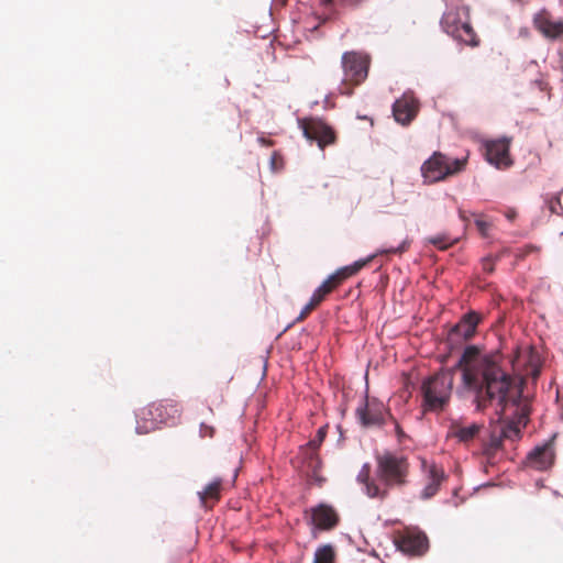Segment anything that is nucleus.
I'll return each instance as SVG.
<instances>
[{
    "label": "nucleus",
    "mask_w": 563,
    "mask_h": 563,
    "mask_svg": "<svg viewBox=\"0 0 563 563\" xmlns=\"http://www.w3.org/2000/svg\"><path fill=\"white\" fill-rule=\"evenodd\" d=\"M498 355L479 357V350L467 346L457 367L462 369V384L474 393L477 409L484 410L494 399L505 400L511 387L520 385V379L512 377L501 368Z\"/></svg>",
    "instance_id": "nucleus-1"
},
{
    "label": "nucleus",
    "mask_w": 563,
    "mask_h": 563,
    "mask_svg": "<svg viewBox=\"0 0 563 563\" xmlns=\"http://www.w3.org/2000/svg\"><path fill=\"white\" fill-rule=\"evenodd\" d=\"M522 384L523 379L520 378V385L511 387L509 395L506 399L498 401L500 407V416L503 419H510V421H504L495 426L492 430L489 441L485 449L487 454H493L499 450L505 439L517 440L520 438L521 427H525L529 417L528 405L522 399Z\"/></svg>",
    "instance_id": "nucleus-2"
},
{
    "label": "nucleus",
    "mask_w": 563,
    "mask_h": 563,
    "mask_svg": "<svg viewBox=\"0 0 563 563\" xmlns=\"http://www.w3.org/2000/svg\"><path fill=\"white\" fill-rule=\"evenodd\" d=\"M454 384L452 371H440L422 382V408L424 411H443L450 402Z\"/></svg>",
    "instance_id": "nucleus-3"
},
{
    "label": "nucleus",
    "mask_w": 563,
    "mask_h": 563,
    "mask_svg": "<svg viewBox=\"0 0 563 563\" xmlns=\"http://www.w3.org/2000/svg\"><path fill=\"white\" fill-rule=\"evenodd\" d=\"M410 241L404 240L397 247L383 249L375 255H371L365 260H360L351 265L340 267L331 274L312 294L314 301L321 303L331 292L338 289L346 279L356 275L378 254H402L409 249Z\"/></svg>",
    "instance_id": "nucleus-4"
},
{
    "label": "nucleus",
    "mask_w": 563,
    "mask_h": 563,
    "mask_svg": "<svg viewBox=\"0 0 563 563\" xmlns=\"http://www.w3.org/2000/svg\"><path fill=\"white\" fill-rule=\"evenodd\" d=\"M410 241L404 240L397 247L383 249L375 255H371L365 260H360L351 265L340 267L331 274L312 294L314 301L321 303L331 292L338 289L346 279L356 275L378 254H402L409 249Z\"/></svg>",
    "instance_id": "nucleus-5"
},
{
    "label": "nucleus",
    "mask_w": 563,
    "mask_h": 563,
    "mask_svg": "<svg viewBox=\"0 0 563 563\" xmlns=\"http://www.w3.org/2000/svg\"><path fill=\"white\" fill-rule=\"evenodd\" d=\"M410 241L404 240L397 247L383 249L375 255H371L365 260H360L351 265L340 267L331 274L312 294L314 301L321 303L331 292L338 289L346 279L356 275L378 254H402L409 249Z\"/></svg>",
    "instance_id": "nucleus-6"
},
{
    "label": "nucleus",
    "mask_w": 563,
    "mask_h": 563,
    "mask_svg": "<svg viewBox=\"0 0 563 563\" xmlns=\"http://www.w3.org/2000/svg\"><path fill=\"white\" fill-rule=\"evenodd\" d=\"M181 415V406L178 401L164 399L151 404L143 409L136 424L140 434L154 431L158 424H175Z\"/></svg>",
    "instance_id": "nucleus-7"
},
{
    "label": "nucleus",
    "mask_w": 563,
    "mask_h": 563,
    "mask_svg": "<svg viewBox=\"0 0 563 563\" xmlns=\"http://www.w3.org/2000/svg\"><path fill=\"white\" fill-rule=\"evenodd\" d=\"M343 69V80L339 91L344 96H352L356 86H360L368 76L371 56L367 53L358 51L345 52L341 58Z\"/></svg>",
    "instance_id": "nucleus-8"
},
{
    "label": "nucleus",
    "mask_w": 563,
    "mask_h": 563,
    "mask_svg": "<svg viewBox=\"0 0 563 563\" xmlns=\"http://www.w3.org/2000/svg\"><path fill=\"white\" fill-rule=\"evenodd\" d=\"M376 476L382 482V488L400 487L407 483L409 463L405 456L386 452L376 457Z\"/></svg>",
    "instance_id": "nucleus-9"
},
{
    "label": "nucleus",
    "mask_w": 563,
    "mask_h": 563,
    "mask_svg": "<svg viewBox=\"0 0 563 563\" xmlns=\"http://www.w3.org/2000/svg\"><path fill=\"white\" fill-rule=\"evenodd\" d=\"M467 157L451 158L441 152H434L421 166V174L426 183L442 181L457 175L465 169Z\"/></svg>",
    "instance_id": "nucleus-10"
},
{
    "label": "nucleus",
    "mask_w": 563,
    "mask_h": 563,
    "mask_svg": "<svg viewBox=\"0 0 563 563\" xmlns=\"http://www.w3.org/2000/svg\"><path fill=\"white\" fill-rule=\"evenodd\" d=\"M443 31L459 42L470 46H477L479 40L472 27L467 12L464 9H450L441 20Z\"/></svg>",
    "instance_id": "nucleus-11"
},
{
    "label": "nucleus",
    "mask_w": 563,
    "mask_h": 563,
    "mask_svg": "<svg viewBox=\"0 0 563 563\" xmlns=\"http://www.w3.org/2000/svg\"><path fill=\"white\" fill-rule=\"evenodd\" d=\"M299 125L303 135L310 141H316L321 150L327 145L334 144L336 140L334 130L320 119H302L299 121Z\"/></svg>",
    "instance_id": "nucleus-12"
},
{
    "label": "nucleus",
    "mask_w": 563,
    "mask_h": 563,
    "mask_svg": "<svg viewBox=\"0 0 563 563\" xmlns=\"http://www.w3.org/2000/svg\"><path fill=\"white\" fill-rule=\"evenodd\" d=\"M309 515V522L316 530L330 531L336 528L340 522V516L335 508L328 504H319L305 511Z\"/></svg>",
    "instance_id": "nucleus-13"
},
{
    "label": "nucleus",
    "mask_w": 563,
    "mask_h": 563,
    "mask_svg": "<svg viewBox=\"0 0 563 563\" xmlns=\"http://www.w3.org/2000/svg\"><path fill=\"white\" fill-rule=\"evenodd\" d=\"M397 545L408 555L420 556L427 552L429 541L427 536L419 530H406L397 540Z\"/></svg>",
    "instance_id": "nucleus-14"
},
{
    "label": "nucleus",
    "mask_w": 563,
    "mask_h": 563,
    "mask_svg": "<svg viewBox=\"0 0 563 563\" xmlns=\"http://www.w3.org/2000/svg\"><path fill=\"white\" fill-rule=\"evenodd\" d=\"M510 140L503 137L485 143L486 159L497 168H507L512 164L509 156Z\"/></svg>",
    "instance_id": "nucleus-15"
},
{
    "label": "nucleus",
    "mask_w": 563,
    "mask_h": 563,
    "mask_svg": "<svg viewBox=\"0 0 563 563\" xmlns=\"http://www.w3.org/2000/svg\"><path fill=\"white\" fill-rule=\"evenodd\" d=\"M421 467L426 474L427 484L421 490L420 497L427 500L437 495L441 484L446 479V474L443 467L435 463H429L426 460H422Z\"/></svg>",
    "instance_id": "nucleus-16"
},
{
    "label": "nucleus",
    "mask_w": 563,
    "mask_h": 563,
    "mask_svg": "<svg viewBox=\"0 0 563 563\" xmlns=\"http://www.w3.org/2000/svg\"><path fill=\"white\" fill-rule=\"evenodd\" d=\"M533 25L547 38L556 40L563 36V18L554 20L547 10H541L534 15Z\"/></svg>",
    "instance_id": "nucleus-17"
},
{
    "label": "nucleus",
    "mask_w": 563,
    "mask_h": 563,
    "mask_svg": "<svg viewBox=\"0 0 563 563\" xmlns=\"http://www.w3.org/2000/svg\"><path fill=\"white\" fill-rule=\"evenodd\" d=\"M387 415L384 406L376 401L365 400L356 409V417L363 427H378L385 423Z\"/></svg>",
    "instance_id": "nucleus-18"
},
{
    "label": "nucleus",
    "mask_w": 563,
    "mask_h": 563,
    "mask_svg": "<svg viewBox=\"0 0 563 563\" xmlns=\"http://www.w3.org/2000/svg\"><path fill=\"white\" fill-rule=\"evenodd\" d=\"M419 109L418 100L409 93H404L393 104L395 120L402 124H409L417 115Z\"/></svg>",
    "instance_id": "nucleus-19"
},
{
    "label": "nucleus",
    "mask_w": 563,
    "mask_h": 563,
    "mask_svg": "<svg viewBox=\"0 0 563 563\" xmlns=\"http://www.w3.org/2000/svg\"><path fill=\"white\" fill-rule=\"evenodd\" d=\"M555 459V452L553 446V439L545 442L544 444L534 448L527 455V464L538 471H545L550 468Z\"/></svg>",
    "instance_id": "nucleus-20"
},
{
    "label": "nucleus",
    "mask_w": 563,
    "mask_h": 563,
    "mask_svg": "<svg viewBox=\"0 0 563 563\" xmlns=\"http://www.w3.org/2000/svg\"><path fill=\"white\" fill-rule=\"evenodd\" d=\"M483 429L484 426L481 423L473 422L466 426L461 421L454 420L449 427L448 438L456 439L460 443L468 444Z\"/></svg>",
    "instance_id": "nucleus-21"
},
{
    "label": "nucleus",
    "mask_w": 563,
    "mask_h": 563,
    "mask_svg": "<svg viewBox=\"0 0 563 563\" xmlns=\"http://www.w3.org/2000/svg\"><path fill=\"white\" fill-rule=\"evenodd\" d=\"M479 322V316L474 312H467L450 331L449 339L454 340H468L476 331V327Z\"/></svg>",
    "instance_id": "nucleus-22"
},
{
    "label": "nucleus",
    "mask_w": 563,
    "mask_h": 563,
    "mask_svg": "<svg viewBox=\"0 0 563 563\" xmlns=\"http://www.w3.org/2000/svg\"><path fill=\"white\" fill-rule=\"evenodd\" d=\"M357 479L362 482L365 486V493L371 498H378L380 500L385 499L388 496L387 488H382L374 479L369 477V465L365 464Z\"/></svg>",
    "instance_id": "nucleus-23"
},
{
    "label": "nucleus",
    "mask_w": 563,
    "mask_h": 563,
    "mask_svg": "<svg viewBox=\"0 0 563 563\" xmlns=\"http://www.w3.org/2000/svg\"><path fill=\"white\" fill-rule=\"evenodd\" d=\"M222 479L217 478L208 484L203 490L198 493L200 504L203 508H212L221 498Z\"/></svg>",
    "instance_id": "nucleus-24"
},
{
    "label": "nucleus",
    "mask_w": 563,
    "mask_h": 563,
    "mask_svg": "<svg viewBox=\"0 0 563 563\" xmlns=\"http://www.w3.org/2000/svg\"><path fill=\"white\" fill-rule=\"evenodd\" d=\"M335 550L331 544H322L314 552L313 563H334Z\"/></svg>",
    "instance_id": "nucleus-25"
},
{
    "label": "nucleus",
    "mask_w": 563,
    "mask_h": 563,
    "mask_svg": "<svg viewBox=\"0 0 563 563\" xmlns=\"http://www.w3.org/2000/svg\"><path fill=\"white\" fill-rule=\"evenodd\" d=\"M428 242L433 244L435 247H438L440 251H445L450 246H453L459 242L457 238H451L448 234H439L437 236H432L428 239Z\"/></svg>",
    "instance_id": "nucleus-26"
},
{
    "label": "nucleus",
    "mask_w": 563,
    "mask_h": 563,
    "mask_svg": "<svg viewBox=\"0 0 563 563\" xmlns=\"http://www.w3.org/2000/svg\"><path fill=\"white\" fill-rule=\"evenodd\" d=\"M319 305L320 303L318 301H314V299L311 297L309 302L300 311L296 321H298V322L303 321Z\"/></svg>",
    "instance_id": "nucleus-27"
},
{
    "label": "nucleus",
    "mask_w": 563,
    "mask_h": 563,
    "mask_svg": "<svg viewBox=\"0 0 563 563\" xmlns=\"http://www.w3.org/2000/svg\"><path fill=\"white\" fill-rule=\"evenodd\" d=\"M327 435V430L325 428H320L318 431H317V434H316V438L313 440H311L309 443H308V446L312 450V451H316L319 449V446L321 445V443L323 442L324 438Z\"/></svg>",
    "instance_id": "nucleus-28"
},
{
    "label": "nucleus",
    "mask_w": 563,
    "mask_h": 563,
    "mask_svg": "<svg viewBox=\"0 0 563 563\" xmlns=\"http://www.w3.org/2000/svg\"><path fill=\"white\" fill-rule=\"evenodd\" d=\"M269 163H271V169L275 173L282 170L284 167V158H283L282 154L276 151L273 152Z\"/></svg>",
    "instance_id": "nucleus-29"
},
{
    "label": "nucleus",
    "mask_w": 563,
    "mask_h": 563,
    "mask_svg": "<svg viewBox=\"0 0 563 563\" xmlns=\"http://www.w3.org/2000/svg\"><path fill=\"white\" fill-rule=\"evenodd\" d=\"M499 260V256L492 257L486 256L482 260V268L485 273L492 274L495 271V263Z\"/></svg>",
    "instance_id": "nucleus-30"
},
{
    "label": "nucleus",
    "mask_w": 563,
    "mask_h": 563,
    "mask_svg": "<svg viewBox=\"0 0 563 563\" xmlns=\"http://www.w3.org/2000/svg\"><path fill=\"white\" fill-rule=\"evenodd\" d=\"M475 224L478 231L482 233V235H487L488 230L490 228L488 222L484 221L483 219H476Z\"/></svg>",
    "instance_id": "nucleus-31"
},
{
    "label": "nucleus",
    "mask_w": 563,
    "mask_h": 563,
    "mask_svg": "<svg viewBox=\"0 0 563 563\" xmlns=\"http://www.w3.org/2000/svg\"><path fill=\"white\" fill-rule=\"evenodd\" d=\"M200 433H201V437H209V438H211L214 434V429H213V427H210V426H208L206 423H201L200 424Z\"/></svg>",
    "instance_id": "nucleus-32"
},
{
    "label": "nucleus",
    "mask_w": 563,
    "mask_h": 563,
    "mask_svg": "<svg viewBox=\"0 0 563 563\" xmlns=\"http://www.w3.org/2000/svg\"><path fill=\"white\" fill-rule=\"evenodd\" d=\"M505 217H506L509 221H514V220L517 218V211H516V209H514V208H508V209L505 211Z\"/></svg>",
    "instance_id": "nucleus-33"
},
{
    "label": "nucleus",
    "mask_w": 563,
    "mask_h": 563,
    "mask_svg": "<svg viewBox=\"0 0 563 563\" xmlns=\"http://www.w3.org/2000/svg\"><path fill=\"white\" fill-rule=\"evenodd\" d=\"M258 143L263 146H273L274 145V142L269 139H266L264 136H260L258 137Z\"/></svg>",
    "instance_id": "nucleus-34"
},
{
    "label": "nucleus",
    "mask_w": 563,
    "mask_h": 563,
    "mask_svg": "<svg viewBox=\"0 0 563 563\" xmlns=\"http://www.w3.org/2000/svg\"><path fill=\"white\" fill-rule=\"evenodd\" d=\"M395 431H396L398 438H401L404 435V431L397 422H395Z\"/></svg>",
    "instance_id": "nucleus-35"
},
{
    "label": "nucleus",
    "mask_w": 563,
    "mask_h": 563,
    "mask_svg": "<svg viewBox=\"0 0 563 563\" xmlns=\"http://www.w3.org/2000/svg\"><path fill=\"white\" fill-rule=\"evenodd\" d=\"M537 250H538V249H537L536 246H533V245H528V246H526V250H525L523 255H526V254H528V253H530V252H532V251H537Z\"/></svg>",
    "instance_id": "nucleus-36"
}]
</instances>
